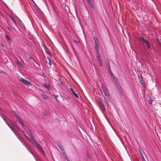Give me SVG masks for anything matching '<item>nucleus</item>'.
Instances as JSON below:
<instances>
[{
    "label": "nucleus",
    "mask_w": 161,
    "mask_h": 161,
    "mask_svg": "<svg viewBox=\"0 0 161 161\" xmlns=\"http://www.w3.org/2000/svg\"><path fill=\"white\" fill-rule=\"evenodd\" d=\"M139 39L142 42L143 44H145L146 45L147 48L149 50H151V49L150 45L148 40L143 37H139Z\"/></svg>",
    "instance_id": "nucleus-1"
},
{
    "label": "nucleus",
    "mask_w": 161,
    "mask_h": 161,
    "mask_svg": "<svg viewBox=\"0 0 161 161\" xmlns=\"http://www.w3.org/2000/svg\"><path fill=\"white\" fill-rule=\"evenodd\" d=\"M98 103L102 110L103 111H104L105 110V108L104 107L102 98L101 97H99L98 98Z\"/></svg>",
    "instance_id": "nucleus-2"
},
{
    "label": "nucleus",
    "mask_w": 161,
    "mask_h": 161,
    "mask_svg": "<svg viewBox=\"0 0 161 161\" xmlns=\"http://www.w3.org/2000/svg\"><path fill=\"white\" fill-rule=\"evenodd\" d=\"M21 81L25 85L28 86H30L31 85V83L28 81L25 80L23 78L20 79Z\"/></svg>",
    "instance_id": "nucleus-3"
},
{
    "label": "nucleus",
    "mask_w": 161,
    "mask_h": 161,
    "mask_svg": "<svg viewBox=\"0 0 161 161\" xmlns=\"http://www.w3.org/2000/svg\"><path fill=\"white\" fill-rule=\"evenodd\" d=\"M14 116L16 117V119L18 121L19 123L21 124V125L23 126L24 125V124L22 123V122L20 118L16 114H15Z\"/></svg>",
    "instance_id": "nucleus-4"
},
{
    "label": "nucleus",
    "mask_w": 161,
    "mask_h": 161,
    "mask_svg": "<svg viewBox=\"0 0 161 161\" xmlns=\"http://www.w3.org/2000/svg\"><path fill=\"white\" fill-rule=\"evenodd\" d=\"M36 146L37 147V148L39 149L41 151V152H42V154H43V155H44V153L43 151V150L42 149V147L40 146V145L38 144V143H37V142H36Z\"/></svg>",
    "instance_id": "nucleus-5"
},
{
    "label": "nucleus",
    "mask_w": 161,
    "mask_h": 161,
    "mask_svg": "<svg viewBox=\"0 0 161 161\" xmlns=\"http://www.w3.org/2000/svg\"><path fill=\"white\" fill-rule=\"evenodd\" d=\"M95 49L96 51V52H99V45L98 42L97 41H95Z\"/></svg>",
    "instance_id": "nucleus-6"
},
{
    "label": "nucleus",
    "mask_w": 161,
    "mask_h": 161,
    "mask_svg": "<svg viewBox=\"0 0 161 161\" xmlns=\"http://www.w3.org/2000/svg\"><path fill=\"white\" fill-rule=\"evenodd\" d=\"M86 1H87L90 7L93 8H94V5L91 0H86Z\"/></svg>",
    "instance_id": "nucleus-7"
},
{
    "label": "nucleus",
    "mask_w": 161,
    "mask_h": 161,
    "mask_svg": "<svg viewBox=\"0 0 161 161\" xmlns=\"http://www.w3.org/2000/svg\"><path fill=\"white\" fill-rule=\"evenodd\" d=\"M41 96L42 98L45 100H47L49 99V97L44 93H42Z\"/></svg>",
    "instance_id": "nucleus-8"
},
{
    "label": "nucleus",
    "mask_w": 161,
    "mask_h": 161,
    "mask_svg": "<svg viewBox=\"0 0 161 161\" xmlns=\"http://www.w3.org/2000/svg\"><path fill=\"white\" fill-rule=\"evenodd\" d=\"M42 85L45 88L47 89H49L50 88V86L49 84H46L44 83H43L42 84Z\"/></svg>",
    "instance_id": "nucleus-9"
},
{
    "label": "nucleus",
    "mask_w": 161,
    "mask_h": 161,
    "mask_svg": "<svg viewBox=\"0 0 161 161\" xmlns=\"http://www.w3.org/2000/svg\"><path fill=\"white\" fill-rule=\"evenodd\" d=\"M28 141H29L32 144H36V141H35V140H33V138L32 139V138H29L28 140Z\"/></svg>",
    "instance_id": "nucleus-10"
},
{
    "label": "nucleus",
    "mask_w": 161,
    "mask_h": 161,
    "mask_svg": "<svg viewBox=\"0 0 161 161\" xmlns=\"http://www.w3.org/2000/svg\"><path fill=\"white\" fill-rule=\"evenodd\" d=\"M57 145L59 147L61 151H62V150H63L64 149L63 147L62 146V144L59 142H57Z\"/></svg>",
    "instance_id": "nucleus-11"
},
{
    "label": "nucleus",
    "mask_w": 161,
    "mask_h": 161,
    "mask_svg": "<svg viewBox=\"0 0 161 161\" xmlns=\"http://www.w3.org/2000/svg\"><path fill=\"white\" fill-rule=\"evenodd\" d=\"M28 131L31 136V137L32 138V139L34 138V136L31 130L29 129H28Z\"/></svg>",
    "instance_id": "nucleus-12"
},
{
    "label": "nucleus",
    "mask_w": 161,
    "mask_h": 161,
    "mask_svg": "<svg viewBox=\"0 0 161 161\" xmlns=\"http://www.w3.org/2000/svg\"><path fill=\"white\" fill-rule=\"evenodd\" d=\"M10 19L13 22V23L15 25H16L17 24V22L14 19V18L12 16H11L10 17Z\"/></svg>",
    "instance_id": "nucleus-13"
},
{
    "label": "nucleus",
    "mask_w": 161,
    "mask_h": 161,
    "mask_svg": "<svg viewBox=\"0 0 161 161\" xmlns=\"http://www.w3.org/2000/svg\"><path fill=\"white\" fill-rule=\"evenodd\" d=\"M101 87L102 88L103 92L107 90L106 87L104 84H101Z\"/></svg>",
    "instance_id": "nucleus-14"
},
{
    "label": "nucleus",
    "mask_w": 161,
    "mask_h": 161,
    "mask_svg": "<svg viewBox=\"0 0 161 161\" xmlns=\"http://www.w3.org/2000/svg\"><path fill=\"white\" fill-rule=\"evenodd\" d=\"M46 62L48 64L50 65H51L52 64L50 60L48 58H47V59H46Z\"/></svg>",
    "instance_id": "nucleus-15"
},
{
    "label": "nucleus",
    "mask_w": 161,
    "mask_h": 161,
    "mask_svg": "<svg viewBox=\"0 0 161 161\" xmlns=\"http://www.w3.org/2000/svg\"><path fill=\"white\" fill-rule=\"evenodd\" d=\"M103 92L106 97H108V98H109V95L107 90L103 91Z\"/></svg>",
    "instance_id": "nucleus-16"
},
{
    "label": "nucleus",
    "mask_w": 161,
    "mask_h": 161,
    "mask_svg": "<svg viewBox=\"0 0 161 161\" xmlns=\"http://www.w3.org/2000/svg\"><path fill=\"white\" fill-rule=\"evenodd\" d=\"M70 90H71L72 93L75 96V97H76V98H78V95L76 94L74 92V91H73V89L71 88H70Z\"/></svg>",
    "instance_id": "nucleus-17"
},
{
    "label": "nucleus",
    "mask_w": 161,
    "mask_h": 161,
    "mask_svg": "<svg viewBox=\"0 0 161 161\" xmlns=\"http://www.w3.org/2000/svg\"><path fill=\"white\" fill-rule=\"evenodd\" d=\"M116 85V86L118 88L119 90L121 89V87L120 85L119 82H117V83L115 84Z\"/></svg>",
    "instance_id": "nucleus-18"
},
{
    "label": "nucleus",
    "mask_w": 161,
    "mask_h": 161,
    "mask_svg": "<svg viewBox=\"0 0 161 161\" xmlns=\"http://www.w3.org/2000/svg\"><path fill=\"white\" fill-rule=\"evenodd\" d=\"M48 48L46 47H45V51L49 55H50L51 56V53L48 51Z\"/></svg>",
    "instance_id": "nucleus-19"
},
{
    "label": "nucleus",
    "mask_w": 161,
    "mask_h": 161,
    "mask_svg": "<svg viewBox=\"0 0 161 161\" xmlns=\"http://www.w3.org/2000/svg\"><path fill=\"white\" fill-rule=\"evenodd\" d=\"M113 77L114 78V81L115 83H115H117V82H119L118 81V80H117V78H115L114 75H113Z\"/></svg>",
    "instance_id": "nucleus-20"
},
{
    "label": "nucleus",
    "mask_w": 161,
    "mask_h": 161,
    "mask_svg": "<svg viewBox=\"0 0 161 161\" xmlns=\"http://www.w3.org/2000/svg\"><path fill=\"white\" fill-rule=\"evenodd\" d=\"M23 134H24V136H25V138L28 140L29 138L27 136V135L25 133V132L24 131H23Z\"/></svg>",
    "instance_id": "nucleus-21"
},
{
    "label": "nucleus",
    "mask_w": 161,
    "mask_h": 161,
    "mask_svg": "<svg viewBox=\"0 0 161 161\" xmlns=\"http://www.w3.org/2000/svg\"><path fill=\"white\" fill-rule=\"evenodd\" d=\"M140 155H141V157L142 159L143 160V161H145V160H145V159L144 157V156L141 152V153H140Z\"/></svg>",
    "instance_id": "nucleus-22"
},
{
    "label": "nucleus",
    "mask_w": 161,
    "mask_h": 161,
    "mask_svg": "<svg viewBox=\"0 0 161 161\" xmlns=\"http://www.w3.org/2000/svg\"><path fill=\"white\" fill-rule=\"evenodd\" d=\"M63 156L65 159H68V157L66 153H64L63 154Z\"/></svg>",
    "instance_id": "nucleus-23"
},
{
    "label": "nucleus",
    "mask_w": 161,
    "mask_h": 161,
    "mask_svg": "<svg viewBox=\"0 0 161 161\" xmlns=\"http://www.w3.org/2000/svg\"><path fill=\"white\" fill-rule=\"evenodd\" d=\"M98 63L100 67H102V61H98Z\"/></svg>",
    "instance_id": "nucleus-24"
},
{
    "label": "nucleus",
    "mask_w": 161,
    "mask_h": 161,
    "mask_svg": "<svg viewBox=\"0 0 161 161\" xmlns=\"http://www.w3.org/2000/svg\"><path fill=\"white\" fill-rule=\"evenodd\" d=\"M96 57L97 58H100V57L99 52H98V53L97 52V54H96Z\"/></svg>",
    "instance_id": "nucleus-25"
},
{
    "label": "nucleus",
    "mask_w": 161,
    "mask_h": 161,
    "mask_svg": "<svg viewBox=\"0 0 161 161\" xmlns=\"http://www.w3.org/2000/svg\"><path fill=\"white\" fill-rule=\"evenodd\" d=\"M16 64L19 66H21V64L20 62L18 61L17 60L16 62Z\"/></svg>",
    "instance_id": "nucleus-26"
},
{
    "label": "nucleus",
    "mask_w": 161,
    "mask_h": 161,
    "mask_svg": "<svg viewBox=\"0 0 161 161\" xmlns=\"http://www.w3.org/2000/svg\"><path fill=\"white\" fill-rule=\"evenodd\" d=\"M158 44L159 46V47L161 48V42H158Z\"/></svg>",
    "instance_id": "nucleus-27"
},
{
    "label": "nucleus",
    "mask_w": 161,
    "mask_h": 161,
    "mask_svg": "<svg viewBox=\"0 0 161 161\" xmlns=\"http://www.w3.org/2000/svg\"><path fill=\"white\" fill-rule=\"evenodd\" d=\"M97 59L98 61V62L101 61V58H97Z\"/></svg>",
    "instance_id": "nucleus-28"
},
{
    "label": "nucleus",
    "mask_w": 161,
    "mask_h": 161,
    "mask_svg": "<svg viewBox=\"0 0 161 161\" xmlns=\"http://www.w3.org/2000/svg\"><path fill=\"white\" fill-rule=\"evenodd\" d=\"M61 151L62 153L63 154H64V153H66L64 149L63 150H62V151Z\"/></svg>",
    "instance_id": "nucleus-29"
},
{
    "label": "nucleus",
    "mask_w": 161,
    "mask_h": 161,
    "mask_svg": "<svg viewBox=\"0 0 161 161\" xmlns=\"http://www.w3.org/2000/svg\"><path fill=\"white\" fill-rule=\"evenodd\" d=\"M108 68L110 70V72H111L110 67V65H109V64H108Z\"/></svg>",
    "instance_id": "nucleus-30"
},
{
    "label": "nucleus",
    "mask_w": 161,
    "mask_h": 161,
    "mask_svg": "<svg viewBox=\"0 0 161 161\" xmlns=\"http://www.w3.org/2000/svg\"><path fill=\"white\" fill-rule=\"evenodd\" d=\"M42 76L44 77H45L46 76L45 75L44 73H42Z\"/></svg>",
    "instance_id": "nucleus-31"
},
{
    "label": "nucleus",
    "mask_w": 161,
    "mask_h": 161,
    "mask_svg": "<svg viewBox=\"0 0 161 161\" xmlns=\"http://www.w3.org/2000/svg\"><path fill=\"white\" fill-rule=\"evenodd\" d=\"M6 37L7 38V39L8 40H10V38H9V37L7 35H6Z\"/></svg>",
    "instance_id": "nucleus-32"
},
{
    "label": "nucleus",
    "mask_w": 161,
    "mask_h": 161,
    "mask_svg": "<svg viewBox=\"0 0 161 161\" xmlns=\"http://www.w3.org/2000/svg\"><path fill=\"white\" fill-rule=\"evenodd\" d=\"M67 160V161H70L68 159H68H66Z\"/></svg>",
    "instance_id": "nucleus-33"
},
{
    "label": "nucleus",
    "mask_w": 161,
    "mask_h": 161,
    "mask_svg": "<svg viewBox=\"0 0 161 161\" xmlns=\"http://www.w3.org/2000/svg\"><path fill=\"white\" fill-rule=\"evenodd\" d=\"M1 46H2V47H4V45H3V44H2V45H1Z\"/></svg>",
    "instance_id": "nucleus-34"
},
{
    "label": "nucleus",
    "mask_w": 161,
    "mask_h": 161,
    "mask_svg": "<svg viewBox=\"0 0 161 161\" xmlns=\"http://www.w3.org/2000/svg\"><path fill=\"white\" fill-rule=\"evenodd\" d=\"M152 103V101H151V103Z\"/></svg>",
    "instance_id": "nucleus-35"
},
{
    "label": "nucleus",
    "mask_w": 161,
    "mask_h": 161,
    "mask_svg": "<svg viewBox=\"0 0 161 161\" xmlns=\"http://www.w3.org/2000/svg\"><path fill=\"white\" fill-rule=\"evenodd\" d=\"M145 161H146V160H145Z\"/></svg>",
    "instance_id": "nucleus-36"
}]
</instances>
